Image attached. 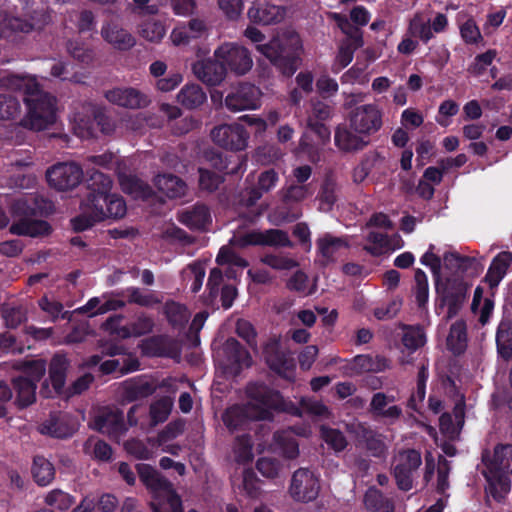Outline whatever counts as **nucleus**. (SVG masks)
<instances>
[{
  "label": "nucleus",
  "instance_id": "1",
  "mask_svg": "<svg viewBox=\"0 0 512 512\" xmlns=\"http://www.w3.org/2000/svg\"><path fill=\"white\" fill-rule=\"evenodd\" d=\"M434 249L435 246L430 244L420 262L429 267L433 274L436 292L435 312L440 315L447 307L445 319L448 321L456 317L462 309L467 299L469 285L459 277L441 279V258L434 253Z\"/></svg>",
  "mask_w": 512,
  "mask_h": 512
},
{
  "label": "nucleus",
  "instance_id": "2",
  "mask_svg": "<svg viewBox=\"0 0 512 512\" xmlns=\"http://www.w3.org/2000/svg\"><path fill=\"white\" fill-rule=\"evenodd\" d=\"M244 34L254 43H260L265 38V35L253 26H248ZM256 49L284 77H292L301 64L302 44L298 36L273 37L268 43L257 44Z\"/></svg>",
  "mask_w": 512,
  "mask_h": 512
},
{
  "label": "nucleus",
  "instance_id": "3",
  "mask_svg": "<svg viewBox=\"0 0 512 512\" xmlns=\"http://www.w3.org/2000/svg\"><path fill=\"white\" fill-rule=\"evenodd\" d=\"M482 463L485 466L482 475L487 483L485 493L496 502H503L511 491L512 445L497 444L492 455L485 450Z\"/></svg>",
  "mask_w": 512,
  "mask_h": 512
},
{
  "label": "nucleus",
  "instance_id": "4",
  "mask_svg": "<svg viewBox=\"0 0 512 512\" xmlns=\"http://www.w3.org/2000/svg\"><path fill=\"white\" fill-rule=\"evenodd\" d=\"M113 181L110 176L93 171L87 179V194L85 204L93 206L96 218L121 219L126 215L127 206L124 198L116 193H110Z\"/></svg>",
  "mask_w": 512,
  "mask_h": 512
},
{
  "label": "nucleus",
  "instance_id": "5",
  "mask_svg": "<svg viewBox=\"0 0 512 512\" xmlns=\"http://www.w3.org/2000/svg\"><path fill=\"white\" fill-rule=\"evenodd\" d=\"M250 407L257 420L272 421L274 412L301 416V410L291 400H286L278 390L261 382L249 383L246 388Z\"/></svg>",
  "mask_w": 512,
  "mask_h": 512
},
{
  "label": "nucleus",
  "instance_id": "6",
  "mask_svg": "<svg viewBox=\"0 0 512 512\" xmlns=\"http://www.w3.org/2000/svg\"><path fill=\"white\" fill-rule=\"evenodd\" d=\"M23 102L27 108V114L21 121L23 127L42 131L56 122L57 99L44 91L41 84L28 93V98H23Z\"/></svg>",
  "mask_w": 512,
  "mask_h": 512
},
{
  "label": "nucleus",
  "instance_id": "7",
  "mask_svg": "<svg viewBox=\"0 0 512 512\" xmlns=\"http://www.w3.org/2000/svg\"><path fill=\"white\" fill-rule=\"evenodd\" d=\"M348 122L352 130L369 138L382 128L383 112L374 103L359 105L349 112Z\"/></svg>",
  "mask_w": 512,
  "mask_h": 512
},
{
  "label": "nucleus",
  "instance_id": "8",
  "mask_svg": "<svg viewBox=\"0 0 512 512\" xmlns=\"http://www.w3.org/2000/svg\"><path fill=\"white\" fill-rule=\"evenodd\" d=\"M320 491L319 476L309 468L297 469L291 478L289 493L298 502L314 501Z\"/></svg>",
  "mask_w": 512,
  "mask_h": 512
},
{
  "label": "nucleus",
  "instance_id": "9",
  "mask_svg": "<svg viewBox=\"0 0 512 512\" xmlns=\"http://www.w3.org/2000/svg\"><path fill=\"white\" fill-rule=\"evenodd\" d=\"M214 57L224 64L226 71L230 70L237 75L246 74L253 65L248 49L235 43L219 46L214 52Z\"/></svg>",
  "mask_w": 512,
  "mask_h": 512
},
{
  "label": "nucleus",
  "instance_id": "10",
  "mask_svg": "<svg viewBox=\"0 0 512 512\" xmlns=\"http://www.w3.org/2000/svg\"><path fill=\"white\" fill-rule=\"evenodd\" d=\"M422 464L421 453L416 449L400 451L393 467V476L397 487L402 491H409L413 487V475Z\"/></svg>",
  "mask_w": 512,
  "mask_h": 512
},
{
  "label": "nucleus",
  "instance_id": "11",
  "mask_svg": "<svg viewBox=\"0 0 512 512\" xmlns=\"http://www.w3.org/2000/svg\"><path fill=\"white\" fill-rule=\"evenodd\" d=\"M211 138L223 149L241 151L248 145L249 133L241 124H223L213 128Z\"/></svg>",
  "mask_w": 512,
  "mask_h": 512
},
{
  "label": "nucleus",
  "instance_id": "12",
  "mask_svg": "<svg viewBox=\"0 0 512 512\" xmlns=\"http://www.w3.org/2000/svg\"><path fill=\"white\" fill-rule=\"evenodd\" d=\"M350 431L354 434L357 442L367 450L369 455L378 459H383L387 456L388 445L385 443V436L366 422L352 424Z\"/></svg>",
  "mask_w": 512,
  "mask_h": 512
},
{
  "label": "nucleus",
  "instance_id": "13",
  "mask_svg": "<svg viewBox=\"0 0 512 512\" xmlns=\"http://www.w3.org/2000/svg\"><path fill=\"white\" fill-rule=\"evenodd\" d=\"M49 185L59 191L75 188L83 178L82 168L76 163H58L46 172Z\"/></svg>",
  "mask_w": 512,
  "mask_h": 512
},
{
  "label": "nucleus",
  "instance_id": "14",
  "mask_svg": "<svg viewBox=\"0 0 512 512\" xmlns=\"http://www.w3.org/2000/svg\"><path fill=\"white\" fill-rule=\"evenodd\" d=\"M261 91L251 83H241L225 97V106L231 112L253 110L260 105Z\"/></svg>",
  "mask_w": 512,
  "mask_h": 512
},
{
  "label": "nucleus",
  "instance_id": "15",
  "mask_svg": "<svg viewBox=\"0 0 512 512\" xmlns=\"http://www.w3.org/2000/svg\"><path fill=\"white\" fill-rule=\"evenodd\" d=\"M78 429L76 419L65 412H51L49 417L38 427L42 435L58 439H67L74 435Z\"/></svg>",
  "mask_w": 512,
  "mask_h": 512
},
{
  "label": "nucleus",
  "instance_id": "16",
  "mask_svg": "<svg viewBox=\"0 0 512 512\" xmlns=\"http://www.w3.org/2000/svg\"><path fill=\"white\" fill-rule=\"evenodd\" d=\"M222 352L226 361V369L234 376L239 375L244 368L251 367L253 363L249 351L233 337L224 342Z\"/></svg>",
  "mask_w": 512,
  "mask_h": 512
},
{
  "label": "nucleus",
  "instance_id": "17",
  "mask_svg": "<svg viewBox=\"0 0 512 512\" xmlns=\"http://www.w3.org/2000/svg\"><path fill=\"white\" fill-rule=\"evenodd\" d=\"M263 356L268 367L280 376H286L295 368L294 359L282 350L277 339H270L264 345Z\"/></svg>",
  "mask_w": 512,
  "mask_h": 512
},
{
  "label": "nucleus",
  "instance_id": "18",
  "mask_svg": "<svg viewBox=\"0 0 512 512\" xmlns=\"http://www.w3.org/2000/svg\"><path fill=\"white\" fill-rule=\"evenodd\" d=\"M396 401L395 396L388 395L384 392L374 393L370 405L369 413L374 419L386 420L389 424H394L402 416V408L398 405L388 406Z\"/></svg>",
  "mask_w": 512,
  "mask_h": 512
},
{
  "label": "nucleus",
  "instance_id": "19",
  "mask_svg": "<svg viewBox=\"0 0 512 512\" xmlns=\"http://www.w3.org/2000/svg\"><path fill=\"white\" fill-rule=\"evenodd\" d=\"M317 253L321 256L319 263L326 267L334 263L350 245L345 237H336L330 233L324 234L316 241Z\"/></svg>",
  "mask_w": 512,
  "mask_h": 512
},
{
  "label": "nucleus",
  "instance_id": "20",
  "mask_svg": "<svg viewBox=\"0 0 512 512\" xmlns=\"http://www.w3.org/2000/svg\"><path fill=\"white\" fill-rule=\"evenodd\" d=\"M285 14L284 7L261 1H254L247 12L250 22L258 25L280 23Z\"/></svg>",
  "mask_w": 512,
  "mask_h": 512
},
{
  "label": "nucleus",
  "instance_id": "21",
  "mask_svg": "<svg viewBox=\"0 0 512 512\" xmlns=\"http://www.w3.org/2000/svg\"><path fill=\"white\" fill-rule=\"evenodd\" d=\"M192 71L207 86H217L226 77V67L215 57L196 61L192 65Z\"/></svg>",
  "mask_w": 512,
  "mask_h": 512
},
{
  "label": "nucleus",
  "instance_id": "22",
  "mask_svg": "<svg viewBox=\"0 0 512 512\" xmlns=\"http://www.w3.org/2000/svg\"><path fill=\"white\" fill-rule=\"evenodd\" d=\"M93 428L100 433L107 434L111 438H117L127 430L124 414L118 409L104 410L99 413L94 418Z\"/></svg>",
  "mask_w": 512,
  "mask_h": 512
},
{
  "label": "nucleus",
  "instance_id": "23",
  "mask_svg": "<svg viewBox=\"0 0 512 512\" xmlns=\"http://www.w3.org/2000/svg\"><path fill=\"white\" fill-rule=\"evenodd\" d=\"M334 143L340 151L354 153L363 150L370 141L364 134L352 130L350 125H339L335 129Z\"/></svg>",
  "mask_w": 512,
  "mask_h": 512
},
{
  "label": "nucleus",
  "instance_id": "24",
  "mask_svg": "<svg viewBox=\"0 0 512 512\" xmlns=\"http://www.w3.org/2000/svg\"><path fill=\"white\" fill-rule=\"evenodd\" d=\"M101 36L107 43L119 51L130 50L136 43L134 36L114 21L103 24Z\"/></svg>",
  "mask_w": 512,
  "mask_h": 512
},
{
  "label": "nucleus",
  "instance_id": "25",
  "mask_svg": "<svg viewBox=\"0 0 512 512\" xmlns=\"http://www.w3.org/2000/svg\"><path fill=\"white\" fill-rule=\"evenodd\" d=\"M177 220L190 230L202 231L211 223V214L205 204L196 203L179 212Z\"/></svg>",
  "mask_w": 512,
  "mask_h": 512
},
{
  "label": "nucleus",
  "instance_id": "26",
  "mask_svg": "<svg viewBox=\"0 0 512 512\" xmlns=\"http://www.w3.org/2000/svg\"><path fill=\"white\" fill-rule=\"evenodd\" d=\"M106 99L118 106L137 109L145 107L148 100L144 94L135 88H114L105 94Z\"/></svg>",
  "mask_w": 512,
  "mask_h": 512
},
{
  "label": "nucleus",
  "instance_id": "27",
  "mask_svg": "<svg viewBox=\"0 0 512 512\" xmlns=\"http://www.w3.org/2000/svg\"><path fill=\"white\" fill-rule=\"evenodd\" d=\"M39 85L37 78L29 74L7 73L0 77V88L22 92L23 98H28V93L35 91Z\"/></svg>",
  "mask_w": 512,
  "mask_h": 512
},
{
  "label": "nucleus",
  "instance_id": "28",
  "mask_svg": "<svg viewBox=\"0 0 512 512\" xmlns=\"http://www.w3.org/2000/svg\"><path fill=\"white\" fill-rule=\"evenodd\" d=\"M156 387L145 377H136L125 381L123 385V398L128 402H134L151 396Z\"/></svg>",
  "mask_w": 512,
  "mask_h": 512
},
{
  "label": "nucleus",
  "instance_id": "29",
  "mask_svg": "<svg viewBox=\"0 0 512 512\" xmlns=\"http://www.w3.org/2000/svg\"><path fill=\"white\" fill-rule=\"evenodd\" d=\"M16 392L15 404L19 409L27 408L36 401L37 384L27 377L18 376L12 380Z\"/></svg>",
  "mask_w": 512,
  "mask_h": 512
},
{
  "label": "nucleus",
  "instance_id": "30",
  "mask_svg": "<svg viewBox=\"0 0 512 512\" xmlns=\"http://www.w3.org/2000/svg\"><path fill=\"white\" fill-rule=\"evenodd\" d=\"M9 231L14 235L37 237L48 235L51 232V226L45 220H32L24 217L14 222Z\"/></svg>",
  "mask_w": 512,
  "mask_h": 512
},
{
  "label": "nucleus",
  "instance_id": "31",
  "mask_svg": "<svg viewBox=\"0 0 512 512\" xmlns=\"http://www.w3.org/2000/svg\"><path fill=\"white\" fill-rule=\"evenodd\" d=\"M512 262V253L509 251L500 252L492 260L485 276V281L490 288L497 287L507 273Z\"/></svg>",
  "mask_w": 512,
  "mask_h": 512
},
{
  "label": "nucleus",
  "instance_id": "32",
  "mask_svg": "<svg viewBox=\"0 0 512 512\" xmlns=\"http://www.w3.org/2000/svg\"><path fill=\"white\" fill-rule=\"evenodd\" d=\"M156 188L168 198H180L185 195L187 185L173 174H158L154 179Z\"/></svg>",
  "mask_w": 512,
  "mask_h": 512
},
{
  "label": "nucleus",
  "instance_id": "33",
  "mask_svg": "<svg viewBox=\"0 0 512 512\" xmlns=\"http://www.w3.org/2000/svg\"><path fill=\"white\" fill-rule=\"evenodd\" d=\"M163 314L165 315L169 325L178 331L185 329L189 318L190 312L184 304L174 300H167L163 307Z\"/></svg>",
  "mask_w": 512,
  "mask_h": 512
},
{
  "label": "nucleus",
  "instance_id": "34",
  "mask_svg": "<svg viewBox=\"0 0 512 512\" xmlns=\"http://www.w3.org/2000/svg\"><path fill=\"white\" fill-rule=\"evenodd\" d=\"M69 361L65 355L56 353L49 365V379L56 394H61L66 382Z\"/></svg>",
  "mask_w": 512,
  "mask_h": 512
},
{
  "label": "nucleus",
  "instance_id": "35",
  "mask_svg": "<svg viewBox=\"0 0 512 512\" xmlns=\"http://www.w3.org/2000/svg\"><path fill=\"white\" fill-rule=\"evenodd\" d=\"M447 347L454 355L464 353L467 348V326L464 320H457L450 327Z\"/></svg>",
  "mask_w": 512,
  "mask_h": 512
},
{
  "label": "nucleus",
  "instance_id": "36",
  "mask_svg": "<svg viewBox=\"0 0 512 512\" xmlns=\"http://www.w3.org/2000/svg\"><path fill=\"white\" fill-rule=\"evenodd\" d=\"M496 346L498 355L509 360L512 357V321L503 319L498 325L496 332Z\"/></svg>",
  "mask_w": 512,
  "mask_h": 512
},
{
  "label": "nucleus",
  "instance_id": "37",
  "mask_svg": "<svg viewBox=\"0 0 512 512\" xmlns=\"http://www.w3.org/2000/svg\"><path fill=\"white\" fill-rule=\"evenodd\" d=\"M207 99L206 93L198 84H186L177 95L178 102L186 109H195Z\"/></svg>",
  "mask_w": 512,
  "mask_h": 512
},
{
  "label": "nucleus",
  "instance_id": "38",
  "mask_svg": "<svg viewBox=\"0 0 512 512\" xmlns=\"http://www.w3.org/2000/svg\"><path fill=\"white\" fill-rule=\"evenodd\" d=\"M31 473L34 481L42 487L49 485L55 478L53 464L44 456L36 455L33 458Z\"/></svg>",
  "mask_w": 512,
  "mask_h": 512
},
{
  "label": "nucleus",
  "instance_id": "39",
  "mask_svg": "<svg viewBox=\"0 0 512 512\" xmlns=\"http://www.w3.org/2000/svg\"><path fill=\"white\" fill-rule=\"evenodd\" d=\"M364 505L368 512H394L392 500L375 487H371L366 491Z\"/></svg>",
  "mask_w": 512,
  "mask_h": 512
},
{
  "label": "nucleus",
  "instance_id": "40",
  "mask_svg": "<svg viewBox=\"0 0 512 512\" xmlns=\"http://www.w3.org/2000/svg\"><path fill=\"white\" fill-rule=\"evenodd\" d=\"M332 19L336 22L339 29L346 35V39L343 40V43H353L357 44V46L364 45L363 32L362 30L354 26L345 15L340 13H333Z\"/></svg>",
  "mask_w": 512,
  "mask_h": 512
},
{
  "label": "nucleus",
  "instance_id": "41",
  "mask_svg": "<svg viewBox=\"0 0 512 512\" xmlns=\"http://www.w3.org/2000/svg\"><path fill=\"white\" fill-rule=\"evenodd\" d=\"M274 442L281 454L287 459H295L299 455V444L295 436L289 431H277L274 433Z\"/></svg>",
  "mask_w": 512,
  "mask_h": 512
},
{
  "label": "nucleus",
  "instance_id": "42",
  "mask_svg": "<svg viewBox=\"0 0 512 512\" xmlns=\"http://www.w3.org/2000/svg\"><path fill=\"white\" fill-rule=\"evenodd\" d=\"M211 160L213 161V166L226 175L237 176L246 170V161L237 155L223 159L221 154H217L216 158Z\"/></svg>",
  "mask_w": 512,
  "mask_h": 512
},
{
  "label": "nucleus",
  "instance_id": "43",
  "mask_svg": "<svg viewBox=\"0 0 512 512\" xmlns=\"http://www.w3.org/2000/svg\"><path fill=\"white\" fill-rule=\"evenodd\" d=\"M82 213L71 219V225L75 232H83L94 226L95 223L101 222L96 218V210L93 206L85 204V198L81 201Z\"/></svg>",
  "mask_w": 512,
  "mask_h": 512
},
{
  "label": "nucleus",
  "instance_id": "44",
  "mask_svg": "<svg viewBox=\"0 0 512 512\" xmlns=\"http://www.w3.org/2000/svg\"><path fill=\"white\" fill-rule=\"evenodd\" d=\"M336 191V182L332 178H326L318 193L321 210L328 212L333 209V206L337 201Z\"/></svg>",
  "mask_w": 512,
  "mask_h": 512
},
{
  "label": "nucleus",
  "instance_id": "45",
  "mask_svg": "<svg viewBox=\"0 0 512 512\" xmlns=\"http://www.w3.org/2000/svg\"><path fill=\"white\" fill-rule=\"evenodd\" d=\"M139 361L137 359H126L124 360L123 365H121L118 359H111L103 361L100 364V371L105 374H111L113 372L119 371L120 375H125L130 372L136 371L139 369Z\"/></svg>",
  "mask_w": 512,
  "mask_h": 512
},
{
  "label": "nucleus",
  "instance_id": "46",
  "mask_svg": "<svg viewBox=\"0 0 512 512\" xmlns=\"http://www.w3.org/2000/svg\"><path fill=\"white\" fill-rule=\"evenodd\" d=\"M415 288L414 295L415 300L419 308H424L429 299V285L426 273L417 268L414 273Z\"/></svg>",
  "mask_w": 512,
  "mask_h": 512
},
{
  "label": "nucleus",
  "instance_id": "47",
  "mask_svg": "<svg viewBox=\"0 0 512 512\" xmlns=\"http://www.w3.org/2000/svg\"><path fill=\"white\" fill-rule=\"evenodd\" d=\"M21 113V104L17 97L10 94H0V119L13 120Z\"/></svg>",
  "mask_w": 512,
  "mask_h": 512
},
{
  "label": "nucleus",
  "instance_id": "48",
  "mask_svg": "<svg viewBox=\"0 0 512 512\" xmlns=\"http://www.w3.org/2000/svg\"><path fill=\"white\" fill-rule=\"evenodd\" d=\"M379 157L377 152L365 154L360 163L353 169L352 179L356 184L362 183L370 174Z\"/></svg>",
  "mask_w": 512,
  "mask_h": 512
},
{
  "label": "nucleus",
  "instance_id": "49",
  "mask_svg": "<svg viewBox=\"0 0 512 512\" xmlns=\"http://www.w3.org/2000/svg\"><path fill=\"white\" fill-rule=\"evenodd\" d=\"M279 180L278 173L274 169L263 171L258 177L257 188L252 190V198L257 200L263 193L274 188Z\"/></svg>",
  "mask_w": 512,
  "mask_h": 512
},
{
  "label": "nucleus",
  "instance_id": "50",
  "mask_svg": "<svg viewBox=\"0 0 512 512\" xmlns=\"http://www.w3.org/2000/svg\"><path fill=\"white\" fill-rule=\"evenodd\" d=\"M301 410V416L303 413H306L311 416L325 417L327 418L330 415L329 408L320 400H316L309 397H302L299 405H297Z\"/></svg>",
  "mask_w": 512,
  "mask_h": 512
},
{
  "label": "nucleus",
  "instance_id": "51",
  "mask_svg": "<svg viewBox=\"0 0 512 512\" xmlns=\"http://www.w3.org/2000/svg\"><path fill=\"white\" fill-rule=\"evenodd\" d=\"M75 502V497L60 489L50 491L45 497L48 506L57 508L60 511L68 510Z\"/></svg>",
  "mask_w": 512,
  "mask_h": 512
},
{
  "label": "nucleus",
  "instance_id": "52",
  "mask_svg": "<svg viewBox=\"0 0 512 512\" xmlns=\"http://www.w3.org/2000/svg\"><path fill=\"white\" fill-rule=\"evenodd\" d=\"M370 245H365L364 250L372 256H380L389 246L388 236L384 233L371 231L366 237Z\"/></svg>",
  "mask_w": 512,
  "mask_h": 512
},
{
  "label": "nucleus",
  "instance_id": "53",
  "mask_svg": "<svg viewBox=\"0 0 512 512\" xmlns=\"http://www.w3.org/2000/svg\"><path fill=\"white\" fill-rule=\"evenodd\" d=\"M67 51L75 60L82 64H89L94 59V52L79 40H69Z\"/></svg>",
  "mask_w": 512,
  "mask_h": 512
},
{
  "label": "nucleus",
  "instance_id": "54",
  "mask_svg": "<svg viewBox=\"0 0 512 512\" xmlns=\"http://www.w3.org/2000/svg\"><path fill=\"white\" fill-rule=\"evenodd\" d=\"M127 302L129 304H137L141 307H151L160 303V300L154 293L144 294L138 287H129L126 289Z\"/></svg>",
  "mask_w": 512,
  "mask_h": 512
},
{
  "label": "nucleus",
  "instance_id": "55",
  "mask_svg": "<svg viewBox=\"0 0 512 512\" xmlns=\"http://www.w3.org/2000/svg\"><path fill=\"white\" fill-rule=\"evenodd\" d=\"M281 193L284 203H298L306 199L311 194V191L309 185L290 184L282 188Z\"/></svg>",
  "mask_w": 512,
  "mask_h": 512
},
{
  "label": "nucleus",
  "instance_id": "56",
  "mask_svg": "<svg viewBox=\"0 0 512 512\" xmlns=\"http://www.w3.org/2000/svg\"><path fill=\"white\" fill-rule=\"evenodd\" d=\"M166 34L165 26L161 21L149 20L141 25V35L150 42H159Z\"/></svg>",
  "mask_w": 512,
  "mask_h": 512
},
{
  "label": "nucleus",
  "instance_id": "57",
  "mask_svg": "<svg viewBox=\"0 0 512 512\" xmlns=\"http://www.w3.org/2000/svg\"><path fill=\"white\" fill-rule=\"evenodd\" d=\"M497 52L494 49H489L484 53L478 54L473 63L470 64L468 71L474 76H481L496 58Z\"/></svg>",
  "mask_w": 512,
  "mask_h": 512
},
{
  "label": "nucleus",
  "instance_id": "58",
  "mask_svg": "<svg viewBox=\"0 0 512 512\" xmlns=\"http://www.w3.org/2000/svg\"><path fill=\"white\" fill-rule=\"evenodd\" d=\"M264 246L292 248L288 233L280 229H268L264 232Z\"/></svg>",
  "mask_w": 512,
  "mask_h": 512
},
{
  "label": "nucleus",
  "instance_id": "59",
  "mask_svg": "<svg viewBox=\"0 0 512 512\" xmlns=\"http://www.w3.org/2000/svg\"><path fill=\"white\" fill-rule=\"evenodd\" d=\"M224 178L216 172L208 169L199 168V187L208 192L216 191Z\"/></svg>",
  "mask_w": 512,
  "mask_h": 512
},
{
  "label": "nucleus",
  "instance_id": "60",
  "mask_svg": "<svg viewBox=\"0 0 512 512\" xmlns=\"http://www.w3.org/2000/svg\"><path fill=\"white\" fill-rule=\"evenodd\" d=\"M23 372L29 380L37 384L46 372V361L43 359L28 360L22 363Z\"/></svg>",
  "mask_w": 512,
  "mask_h": 512
},
{
  "label": "nucleus",
  "instance_id": "61",
  "mask_svg": "<svg viewBox=\"0 0 512 512\" xmlns=\"http://www.w3.org/2000/svg\"><path fill=\"white\" fill-rule=\"evenodd\" d=\"M261 261L275 270H291L298 266L296 260L275 254H266L261 258Z\"/></svg>",
  "mask_w": 512,
  "mask_h": 512
},
{
  "label": "nucleus",
  "instance_id": "62",
  "mask_svg": "<svg viewBox=\"0 0 512 512\" xmlns=\"http://www.w3.org/2000/svg\"><path fill=\"white\" fill-rule=\"evenodd\" d=\"M460 35L466 44H477L483 40L480 29L472 18L460 26Z\"/></svg>",
  "mask_w": 512,
  "mask_h": 512
},
{
  "label": "nucleus",
  "instance_id": "63",
  "mask_svg": "<svg viewBox=\"0 0 512 512\" xmlns=\"http://www.w3.org/2000/svg\"><path fill=\"white\" fill-rule=\"evenodd\" d=\"M322 436L324 441L335 451H343L347 447V440L344 434L334 428H323Z\"/></svg>",
  "mask_w": 512,
  "mask_h": 512
},
{
  "label": "nucleus",
  "instance_id": "64",
  "mask_svg": "<svg viewBox=\"0 0 512 512\" xmlns=\"http://www.w3.org/2000/svg\"><path fill=\"white\" fill-rule=\"evenodd\" d=\"M151 509L153 512H184L182 500L176 492L168 495L162 504L152 502Z\"/></svg>",
  "mask_w": 512,
  "mask_h": 512
}]
</instances>
